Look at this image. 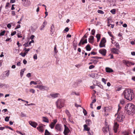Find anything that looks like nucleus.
<instances>
[{
    "label": "nucleus",
    "mask_w": 135,
    "mask_h": 135,
    "mask_svg": "<svg viewBox=\"0 0 135 135\" xmlns=\"http://www.w3.org/2000/svg\"><path fill=\"white\" fill-rule=\"evenodd\" d=\"M125 98L127 100H131L133 97V90L131 89H127L123 92Z\"/></svg>",
    "instance_id": "f257e3e1"
},
{
    "label": "nucleus",
    "mask_w": 135,
    "mask_h": 135,
    "mask_svg": "<svg viewBox=\"0 0 135 135\" xmlns=\"http://www.w3.org/2000/svg\"><path fill=\"white\" fill-rule=\"evenodd\" d=\"M125 109L127 113L129 114L135 112V106L132 103L127 104L125 107Z\"/></svg>",
    "instance_id": "f03ea898"
},
{
    "label": "nucleus",
    "mask_w": 135,
    "mask_h": 135,
    "mask_svg": "<svg viewBox=\"0 0 135 135\" xmlns=\"http://www.w3.org/2000/svg\"><path fill=\"white\" fill-rule=\"evenodd\" d=\"M65 100L63 99H59L55 102L56 107L60 109L64 106Z\"/></svg>",
    "instance_id": "7ed1b4c3"
},
{
    "label": "nucleus",
    "mask_w": 135,
    "mask_h": 135,
    "mask_svg": "<svg viewBox=\"0 0 135 135\" xmlns=\"http://www.w3.org/2000/svg\"><path fill=\"white\" fill-rule=\"evenodd\" d=\"M119 108L118 110L117 114H115V115H117V117L116 119V120L119 122H121L123 121V113L122 112H120V109H121V108L119 107Z\"/></svg>",
    "instance_id": "20e7f679"
},
{
    "label": "nucleus",
    "mask_w": 135,
    "mask_h": 135,
    "mask_svg": "<svg viewBox=\"0 0 135 135\" xmlns=\"http://www.w3.org/2000/svg\"><path fill=\"white\" fill-rule=\"evenodd\" d=\"M60 94L58 93H51L49 95L47 96V97L49 98L55 99L59 97Z\"/></svg>",
    "instance_id": "39448f33"
},
{
    "label": "nucleus",
    "mask_w": 135,
    "mask_h": 135,
    "mask_svg": "<svg viewBox=\"0 0 135 135\" xmlns=\"http://www.w3.org/2000/svg\"><path fill=\"white\" fill-rule=\"evenodd\" d=\"M106 42V39L105 38H103L101 40L99 44V46L100 47H104L105 46V43Z\"/></svg>",
    "instance_id": "423d86ee"
},
{
    "label": "nucleus",
    "mask_w": 135,
    "mask_h": 135,
    "mask_svg": "<svg viewBox=\"0 0 135 135\" xmlns=\"http://www.w3.org/2000/svg\"><path fill=\"white\" fill-rule=\"evenodd\" d=\"M123 62L124 64L126 65L128 67L131 66V65H134V63L132 62L128 61H124Z\"/></svg>",
    "instance_id": "0eeeda50"
},
{
    "label": "nucleus",
    "mask_w": 135,
    "mask_h": 135,
    "mask_svg": "<svg viewBox=\"0 0 135 135\" xmlns=\"http://www.w3.org/2000/svg\"><path fill=\"white\" fill-rule=\"evenodd\" d=\"M55 129L56 131H62V126L61 124H56L55 127Z\"/></svg>",
    "instance_id": "6e6552de"
},
{
    "label": "nucleus",
    "mask_w": 135,
    "mask_h": 135,
    "mask_svg": "<svg viewBox=\"0 0 135 135\" xmlns=\"http://www.w3.org/2000/svg\"><path fill=\"white\" fill-rule=\"evenodd\" d=\"M110 51H111V52L112 53L115 54H119V49H116V48H111L110 49Z\"/></svg>",
    "instance_id": "1a4fd4ad"
},
{
    "label": "nucleus",
    "mask_w": 135,
    "mask_h": 135,
    "mask_svg": "<svg viewBox=\"0 0 135 135\" xmlns=\"http://www.w3.org/2000/svg\"><path fill=\"white\" fill-rule=\"evenodd\" d=\"M37 129L40 132H43L44 131V127L43 125H39L37 128Z\"/></svg>",
    "instance_id": "9d476101"
},
{
    "label": "nucleus",
    "mask_w": 135,
    "mask_h": 135,
    "mask_svg": "<svg viewBox=\"0 0 135 135\" xmlns=\"http://www.w3.org/2000/svg\"><path fill=\"white\" fill-rule=\"evenodd\" d=\"M64 127L65 128L64 133L65 135H67L68 133L69 132L70 130L68 127L65 125H64Z\"/></svg>",
    "instance_id": "9b49d317"
},
{
    "label": "nucleus",
    "mask_w": 135,
    "mask_h": 135,
    "mask_svg": "<svg viewBox=\"0 0 135 135\" xmlns=\"http://www.w3.org/2000/svg\"><path fill=\"white\" fill-rule=\"evenodd\" d=\"M41 83H39V89L42 90H45L46 88V87L45 86H43L42 84H41L42 83L41 82Z\"/></svg>",
    "instance_id": "f8f14e48"
},
{
    "label": "nucleus",
    "mask_w": 135,
    "mask_h": 135,
    "mask_svg": "<svg viewBox=\"0 0 135 135\" xmlns=\"http://www.w3.org/2000/svg\"><path fill=\"white\" fill-rule=\"evenodd\" d=\"M99 52L103 56H105L107 52L106 50L105 49H103L99 50Z\"/></svg>",
    "instance_id": "ddd939ff"
},
{
    "label": "nucleus",
    "mask_w": 135,
    "mask_h": 135,
    "mask_svg": "<svg viewBox=\"0 0 135 135\" xmlns=\"http://www.w3.org/2000/svg\"><path fill=\"white\" fill-rule=\"evenodd\" d=\"M29 123L31 126L34 128H36L37 125V123L35 122L30 121L29 122Z\"/></svg>",
    "instance_id": "4468645a"
},
{
    "label": "nucleus",
    "mask_w": 135,
    "mask_h": 135,
    "mask_svg": "<svg viewBox=\"0 0 135 135\" xmlns=\"http://www.w3.org/2000/svg\"><path fill=\"white\" fill-rule=\"evenodd\" d=\"M119 125L118 124L117 122H115L114 123V125L113 128V129L115 133H116L117 130L118 128Z\"/></svg>",
    "instance_id": "2eb2a0df"
},
{
    "label": "nucleus",
    "mask_w": 135,
    "mask_h": 135,
    "mask_svg": "<svg viewBox=\"0 0 135 135\" xmlns=\"http://www.w3.org/2000/svg\"><path fill=\"white\" fill-rule=\"evenodd\" d=\"M83 38H81L78 45L79 46H80L81 44L83 45L84 44L86 43H87V40L86 39H85L84 41H83Z\"/></svg>",
    "instance_id": "dca6fc26"
},
{
    "label": "nucleus",
    "mask_w": 135,
    "mask_h": 135,
    "mask_svg": "<svg viewBox=\"0 0 135 135\" xmlns=\"http://www.w3.org/2000/svg\"><path fill=\"white\" fill-rule=\"evenodd\" d=\"M9 87V86L7 84H3L0 83V88H8Z\"/></svg>",
    "instance_id": "f3484780"
},
{
    "label": "nucleus",
    "mask_w": 135,
    "mask_h": 135,
    "mask_svg": "<svg viewBox=\"0 0 135 135\" xmlns=\"http://www.w3.org/2000/svg\"><path fill=\"white\" fill-rule=\"evenodd\" d=\"M103 132L104 133H106L108 132V131L109 130V127L108 126H107L105 127H103L102 129Z\"/></svg>",
    "instance_id": "a211bd4d"
},
{
    "label": "nucleus",
    "mask_w": 135,
    "mask_h": 135,
    "mask_svg": "<svg viewBox=\"0 0 135 135\" xmlns=\"http://www.w3.org/2000/svg\"><path fill=\"white\" fill-rule=\"evenodd\" d=\"M106 71L107 73H110L113 72V70L108 67H107L105 68Z\"/></svg>",
    "instance_id": "6ab92c4d"
},
{
    "label": "nucleus",
    "mask_w": 135,
    "mask_h": 135,
    "mask_svg": "<svg viewBox=\"0 0 135 135\" xmlns=\"http://www.w3.org/2000/svg\"><path fill=\"white\" fill-rule=\"evenodd\" d=\"M42 121L44 122L48 123L49 122V120L48 119L45 117H42Z\"/></svg>",
    "instance_id": "aec40b11"
},
{
    "label": "nucleus",
    "mask_w": 135,
    "mask_h": 135,
    "mask_svg": "<svg viewBox=\"0 0 135 135\" xmlns=\"http://www.w3.org/2000/svg\"><path fill=\"white\" fill-rule=\"evenodd\" d=\"M94 37L93 36H91L89 38V41L90 43H92L93 42Z\"/></svg>",
    "instance_id": "412c9836"
},
{
    "label": "nucleus",
    "mask_w": 135,
    "mask_h": 135,
    "mask_svg": "<svg viewBox=\"0 0 135 135\" xmlns=\"http://www.w3.org/2000/svg\"><path fill=\"white\" fill-rule=\"evenodd\" d=\"M25 70V68H24L23 69H22L21 70L20 75L21 77H22L23 76L24 72Z\"/></svg>",
    "instance_id": "4be33fe9"
},
{
    "label": "nucleus",
    "mask_w": 135,
    "mask_h": 135,
    "mask_svg": "<svg viewBox=\"0 0 135 135\" xmlns=\"http://www.w3.org/2000/svg\"><path fill=\"white\" fill-rule=\"evenodd\" d=\"M4 76L5 77L7 76L8 77L9 74V70H8L5 71L4 73Z\"/></svg>",
    "instance_id": "5701e85b"
},
{
    "label": "nucleus",
    "mask_w": 135,
    "mask_h": 135,
    "mask_svg": "<svg viewBox=\"0 0 135 135\" xmlns=\"http://www.w3.org/2000/svg\"><path fill=\"white\" fill-rule=\"evenodd\" d=\"M96 37L97 38V42H98L100 38V34L98 33L97 34Z\"/></svg>",
    "instance_id": "b1692460"
},
{
    "label": "nucleus",
    "mask_w": 135,
    "mask_h": 135,
    "mask_svg": "<svg viewBox=\"0 0 135 135\" xmlns=\"http://www.w3.org/2000/svg\"><path fill=\"white\" fill-rule=\"evenodd\" d=\"M114 44L115 46H116V47L117 49H120V46L118 43L115 42L114 43Z\"/></svg>",
    "instance_id": "393cba45"
},
{
    "label": "nucleus",
    "mask_w": 135,
    "mask_h": 135,
    "mask_svg": "<svg viewBox=\"0 0 135 135\" xmlns=\"http://www.w3.org/2000/svg\"><path fill=\"white\" fill-rule=\"evenodd\" d=\"M87 51H90L91 50V48L90 47L89 44H88L85 47Z\"/></svg>",
    "instance_id": "a878e982"
},
{
    "label": "nucleus",
    "mask_w": 135,
    "mask_h": 135,
    "mask_svg": "<svg viewBox=\"0 0 135 135\" xmlns=\"http://www.w3.org/2000/svg\"><path fill=\"white\" fill-rule=\"evenodd\" d=\"M84 129L86 131H89L90 130V128L87 127V125L86 124H84Z\"/></svg>",
    "instance_id": "bb28decb"
},
{
    "label": "nucleus",
    "mask_w": 135,
    "mask_h": 135,
    "mask_svg": "<svg viewBox=\"0 0 135 135\" xmlns=\"http://www.w3.org/2000/svg\"><path fill=\"white\" fill-rule=\"evenodd\" d=\"M54 28V26L53 24H52V26L51 27V35H52V34L53 33V32L54 31L53 30V28Z\"/></svg>",
    "instance_id": "cd10ccee"
},
{
    "label": "nucleus",
    "mask_w": 135,
    "mask_h": 135,
    "mask_svg": "<svg viewBox=\"0 0 135 135\" xmlns=\"http://www.w3.org/2000/svg\"><path fill=\"white\" fill-rule=\"evenodd\" d=\"M65 113L67 114V115L68 116V117L70 118L71 117V115L69 112V111L68 110H66L65 111Z\"/></svg>",
    "instance_id": "c85d7f7f"
},
{
    "label": "nucleus",
    "mask_w": 135,
    "mask_h": 135,
    "mask_svg": "<svg viewBox=\"0 0 135 135\" xmlns=\"http://www.w3.org/2000/svg\"><path fill=\"white\" fill-rule=\"evenodd\" d=\"M86 122L88 125H89L91 123V120L90 119H87L86 120Z\"/></svg>",
    "instance_id": "c756f323"
},
{
    "label": "nucleus",
    "mask_w": 135,
    "mask_h": 135,
    "mask_svg": "<svg viewBox=\"0 0 135 135\" xmlns=\"http://www.w3.org/2000/svg\"><path fill=\"white\" fill-rule=\"evenodd\" d=\"M55 124L51 122V124L49 125V126L51 129H53L55 126Z\"/></svg>",
    "instance_id": "7c9ffc66"
},
{
    "label": "nucleus",
    "mask_w": 135,
    "mask_h": 135,
    "mask_svg": "<svg viewBox=\"0 0 135 135\" xmlns=\"http://www.w3.org/2000/svg\"><path fill=\"white\" fill-rule=\"evenodd\" d=\"M109 107H105L104 108V111L105 112H107L108 110H109Z\"/></svg>",
    "instance_id": "2f4dec72"
},
{
    "label": "nucleus",
    "mask_w": 135,
    "mask_h": 135,
    "mask_svg": "<svg viewBox=\"0 0 135 135\" xmlns=\"http://www.w3.org/2000/svg\"><path fill=\"white\" fill-rule=\"evenodd\" d=\"M32 84H33L34 85H36L38 84V83L37 81L35 82L33 81H31L30 82V85H31Z\"/></svg>",
    "instance_id": "473e14b6"
},
{
    "label": "nucleus",
    "mask_w": 135,
    "mask_h": 135,
    "mask_svg": "<svg viewBox=\"0 0 135 135\" xmlns=\"http://www.w3.org/2000/svg\"><path fill=\"white\" fill-rule=\"evenodd\" d=\"M50 134V132L48 131L47 129L45 130V135H49Z\"/></svg>",
    "instance_id": "72a5a7b5"
},
{
    "label": "nucleus",
    "mask_w": 135,
    "mask_h": 135,
    "mask_svg": "<svg viewBox=\"0 0 135 135\" xmlns=\"http://www.w3.org/2000/svg\"><path fill=\"white\" fill-rule=\"evenodd\" d=\"M88 35V33H86L85 34L84 36L82 38H83V41H84V39L85 38H86L87 37V35Z\"/></svg>",
    "instance_id": "f704fd0d"
},
{
    "label": "nucleus",
    "mask_w": 135,
    "mask_h": 135,
    "mask_svg": "<svg viewBox=\"0 0 135 135\" xmlns=\"http://www.w3.org/2000/svg\"><path fill=\"white\" fill-rule=\"evenodd\" d=\"M115 11H115V9H113L111 10L110 11V12L114 14L115 13Z\"/></svg>",
    "instance_id": "c9c22d12"
},
{
    "label": "nucleus",
    "mask_w": 135,
    "mask_h": 135,
    "mask_svg": "<svg viewBox=\"0 0 135 135\" xmlns=\"http://www.w3.org/2000/svg\"><path fill=\"white\" fill-rule=\"evenodd\" d=\"M120 104H121L123 105L124 104V99H122L121 100H120Z\"/></svg>",
    "instance_id": "e433bc0d"
},
{
    "label": "nucleus",
    "mask_w": 135,
    "mask_h": 135,
    "mask_svg": "<svg viewBox=\"0 0 135 135\" xmlns=\"http://www.w3.org/2000/svg\"><path fill=\"white\" fill-rule=\"evenodd\" d=\"M5 32V31L4 30L1 32L0 33V36H3L4 35Z\"/></svg>",
    "instance_id": "4c0bfd02"
},
{
    "label": "nucleus",
    "mask_w": 135,
    "mask_h": 135,
    "mask_svg": "<svg viewBox=\"0 0 135 135\" xmlns=\"http://www.w3.org/2000/svg\"><path fill=\"white\" fill-rule=\"evenodd\" d=\"M98 12L100 14H103L104 13V12L102 10H98Z\"/></svg>",
    "instance_id": "58836bf2"
},
{
    "label": "nucleus",
    "mask_w": 135,
    "mask_h": 135,
    "mask_svg": "<svg viewBox=\"0 0 135 135\" xmlns=\"http://www.w3.org/2000/svg\"><path fill=\"white\" fill-rule=\"evenodd\" d=\"M21 115L22 117H26V114H25L23 113L22 112L21 113Z\"/></svg>",
    "instance_id": "ea45409f"
},
{
    "label": "nucleus",
    "mask_w": 135,
    "mask_h": 135,
    "mask_svg": "<svg viewBox=\"0 0 135 135\" xmlns=\"http://www.w3.org/2000/svg\"><path fill=\"white\" fill-rule=\"evenodd\" d=\"M54 51L55 53L56 54L58 52L57 50L56 49V45H55L54 48Z\"/></svg>",
    "instance_id": "a19ab883"
},
{
    "label": "nucleus",
    "mask_w": 135,
    "mask_h": 135,
    "mask_svg": "<svg viewBox=\"0 0 135 135\" xmlns=\"http://www.w3.org/2000/svg\"><path fill=\"white\" fill-rule=\"evenodd\" d=\"M30 91L32 93L34 94L35 92V90L33 89H31L30 90Z\"/></svg>",
    "instance_id": "79ce46f5"
},
{
    "label": "nucleus",
    "mask_w": 135,
    "mask_h": 135,
    "mask_svg": "<svg viewBox=\"0 0 135 135\" xmlns=\"http://www.w3.org/2000/svg\"><path fill=\"white\" fill-rule=\"evenodd\" d=\"M9 117H6L5 118V120L6 122H8L9 120Z\"/></svg>",
    "instance_id": "37998d69"
},
{
    "label": "nucleus",
    "mask_w": 135,
    "mask_h": 135,
    "mask_svg": "<svg viewBox=\"0 0 135 135\" xmlns=\"http://www.w3.org/2000/svg\"><path fill=\"white\" fill-rule=\"evenodd\" d=\"M83 112L85 115H86L87 114V112L85 109H83Z\"/></svg>",
    "instance_id": "c03bdc74"
},
{
    "label": "nucleus",
    "mask_w": 135,
    "mask_h": 135,
    "mask_svg": "<svg viewBox=\"0 0 135 135\" xmlns=\"http://www.w3.org/2000/svg\"><path fill=\"white\" fill-rule=\"evenodd\" d=\"M91 61H92L94 63H97L98 62V61L96 60H93V59H91L90 60Z\"/></svg>",
    "instance_id": "a18cd8bd"
},
{
    "label": "nucleus",
    "mask_w": 135,
    "mask_h": 135,
    "mask_svg": "<svg viewBox=\"0 0 135 135\" xmlns=\"http://www.w3.org/2000/svg\"><path fill=\"white\" fill-rule=\"evenodd\" d=\"M102 81L105 84H106V81L105 80V79L104 78H102Z\"/></svg>",
    "instance_id": "49530a36"
},
{
    "label": "nucleus",
    "mask_w": 135,
    "mask_h": 135,
    "mask_svg": "<svg viewBox=\"0 0 135 135\" xmlns=\"http://www.w3.org/2000/svg\"><path fill=\"white\" fill-rule=\"evenodd\" d=\"M30 50V49L28 48L27 49H26L25 50L24 52L26 54L28 53V52Z\"/></svg>",
    "instance_id": "de8ad7c7"
},
{
    "label": "nucleus",
    "mask_w": 135,
    "mask_h": 135,
    "mask_svg": "<svg viewBox=\"0 0 135 135\" xmlns=\"http://www.w3.org/2000/svg\"><path fill=\"white\" fill-rule=\"evenodd\" d=\"M20 55L22 56L23 57H25L26 54L24 52L23 53H21L20 54Z\"/></svg>",
    "instance_id": "09e8293b"
},
{
    "label": "nucleus",
    "mask_w": 135,
    "mask_h": 135,
    "mask_svg": "<svg viewBox=\"0 0 135 135\" xmlns=\"http://www.w3.org/2000/svg\"><path fill=\"white\" fill-rule=\"evenodd\" d=\"M17 37L18 38H21L22 37V36H21V33H17Z\"/></svg>",
    "instance_id": "8fccbe9b"
},
{
    "label": "nucleus",
    "mask_w": 135,
    "mask_h": 135,
    "mask_svg": "<svg viewBox=\"0 0 135 135\" xmlns=\"http://www.w3.org/2000/svg\"><path fill=\"white\" fill-rule=\"evenodd\" d=\"M95 67L93 65H91L89 66V69H91Z\"/></svg>",
    "instance_id": "3c124183"
},
{
    "label": "nucleus",
    "mask_w": 135,
    "mask_h": 135,
    "mask_svg": "<svg viewBox=\"0 0 135 135\" xmlns=\"http://www.w3.org/2000/svg\"><path fill=\"white\" fill-rule=\"evenodd\" d=\"M71 95H79V94L78 93H77L75 92H73L71 93Z\"/></svg>",
    "instance_id": "603ef678"
},
{
    "label": "nucleus",
    "mask_w": 135,
    "mask_h": 135,
    "mask_svg": "<svg viewBox=\"0 0 135 135\" xmlns=\"http://www.w3.org/2000/svg\"><path fill=\"white\" fill-rule=\"evenodd\" d=\"M33 58L36 60L37 59V56L36 54H35L33 56Z\"/></svg>",
    "instance_id": "864d4df0"
},
{
    "label": "nucleus",
    "mask_w": 135,
    "mask_h": 135,
    "mask_svg": "<svg viewBox=\"0 0 135 135\" xmlns=\"http://www.w3.org/2000/svg\"><path fill=\"white\" fill-rule=\"evenodd\" d=\"M95 30L93 29L91 30V34L93 35H94L95 33Z\"/></svg>",
    "instance_id": "5fc2aeb1"
},
{
    "label": "nucleus",
    "mask_w": 135,
    "mask_h": 135,
    "mask_svg": "<svg viewBox=\"0 0 135 135\" xmlns=\"http://www.w3.org/2000/svg\"><path fill=\"white\" fill-rule=\"evenodd\" d=\"M7 26L8 28L9 29L11 27V23H8V24L7 25Z\"/></svg>",
    "instance_id": "6e6d98bb"
},
{
    "label": "nucleus",
    "mask_w": 135,
    "mask_h": 135,
    "mask_svg": "<svg viewBox=\"0 0 135 135\" xmlns=\"http://www.w3.org/2000/svg\"><path fill=\"white\" fill-rule=\"evenodd\" d=\"M46 25H44V24H43L42 26L40 28L41 30H42L43 29V28L45 27V26Z\"/></svg>",
    "instance_id": "4d7b16f0"
},
{
    "label": "nucleus",
    "mask_w": 135,
    "mask_h": 135,
    "mask_svg": "<svg viewBox=\"0 0 135 135\" xmlns=\"http://www.w3.org/2000/svg\"><path fill=\"white\" fill-rule=\"evenodd\" d=\"M108 34L109 35L110 37H113V36L112 35V33H111V32H108Z\"/></svg>",
    "instance_id": "13d9d810"
},
{
    "label": "nucleus",
    "mask_w": 135,
    "mask_h": 135,
    "mask_svg": "<svg viewBox=\"0 0 135 135\" xmlns=\"http://www.w3.org/2000/svg\"><path fill=\"white\" fill-rule=\"evenodd\" d=\"M16 31H14V32H12L11 33V35L12 36H13L16 34Z\"/></svg>",
    "instance_id": "bf43d9fd"
},
{
    "label": "nucleus",
    "mask_w": 135,
    "mask_h": 135,
    "mask_svg": "<svg viewBox=\"0 0 135 135\" xmlns=\"http://www.w3.org/2000/svg\"><path fill=\"white\" fill-rule=\"evenodd\" d=\"M77 45L75 44L73 45V48L74 50H76V49Z\"/></svg>",
    "instance_id": "052dcab7"
},
{
    "label": "nucleus",
    "mask_w": 135,
    "mask_h": 135,
    "mask_svg": "<svg viewBox=\"0 0 135 135\" xmlns=\"http://www.w3.org/2000/svg\"><path fill=\"white\" fill-rule=\"evenodd\" d=\"M9 5L10 4L9 2L7 3L6 4L5 7H9Z\"/></svg>",
    "instance_id": "680f3d73"
},
{
    "label": "nucleus",
    "mask_w": 135,
    "mask_h": 135,
    "mask_svg": "<svg viewBox=\"0 0 135 135\" xmlns=\"http://www.w3.org/2000/svg\"><path fill=\"white\" fill-rule=\"evenodd\" d=\"M20 27H21V26H20V24L16 26V28H15V29L19 28Z\"/></svg>",
    "instance_id": "e2e57ef3"
},
{
    "label": "nucleus",
    "mask_w": 135,
    "mask_h": 135,
    "mask_svg": "<svg viewBox=\"0 0 135 135\" xmlns=\"http://www.w3.org/2000/svg\"><path fill=\"white\" fill-rule=\"evenodd\" d=\"M23 62L25 65L27 64V61L25 59H24L23 61Z\"/></svg>",
    "instance_id": "0e129e2a"
},
{
    "label": "nucleus",
    "mask_w": 135,
    "mask_h": 135,
    "mask_svg": "<svg viewBox=\"0 0 135 135\" xmlns=\"http://www.w3.org/2000/svg\"><path fill=\"white\" fill-rule=\"evenodd\" d=\"M15 6V4H12V7L11 8V9L12 10H13L15 9V8L14 7V6Z\"/></svg>",
    "instance_id": "69168bd1"
},
{
    "label": "nucleus",
    "mask_w": 135,
    "mask_h": 135,
    "mask_svg": "<svg viewBox=\"0 0 135 135\" xmlns=\"http://www.w3.org/2000/svg\"><path fill=\"white\" fill-rule=\"evenodd\" d=\"M31 76V74L30 73H28L26 75V76L28 78L30 77Z\"/></svg>",
    "instance_id": "338daca9"
},
{
    "label": "nucleus",
    "mask_w": 135,
    "mask_h": 135,
    "mask_svg": "<svg viewBox=\"0 0 135 135\" xmlns=\"http://www.w3.org/2000/svg\"><path fill=\"white\" fill-rule=\"evenodd\" d=\"M57 122V120H54L53 122H52V123H53L55 125L56 123Z\"/></svg>",
    "instance_id": "774afa93"
}]
</instances>
